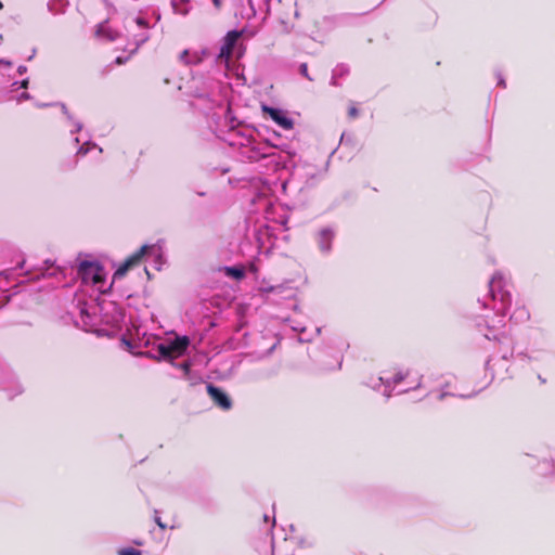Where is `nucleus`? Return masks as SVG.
Returning a JSON list of instances; mask_svg holds the SVG:
<instances>
[{
    "mask_svg": "<svg viewBox=\"0 0 555 555\" xmlns=\"http://www.w3.org/2000/svg\"><path fill=\"white\" fill-rule=\"evenodd\" d=\"M189 345V337L181 336L169 343L159 344L157 346V351L162 358L173 360L181 357L185 352Z\"/></svg>",
    "mask_w": 555,
    "mask_h": 555,
    "instance_id": "1",
    "label": "nucleus"
},
{
    "mask_svg": "<svg viewBox=\"0 0 555 555\" xmlns=\"http://www.w3.org/2000/svg\"><path fill=\"white\" fill-rule=\"evenodd\" d=\"M137 23L142 27H146V22L141 17L137 18Z\"/></svg>",
    "mask_w": 555,
    "mask_h": 555,
    "instance_id": "16",
    "label": "nucleus"
},
{
    "mask_svg": "<svg viewBox=\"0 0 555 555\" xmlns=\"http://www.w3.org/2000/svg\"><path fill=\"white\" fill-rule=\"evenodd\" d=\"M403 379V375L402 374H399L398 376L393 377V382L397 384V383H400L401 380Z\"/></svg>",
    "mask_w": 555,
    "mask_h": 555,
    "instance_id": "17",
    "label": "nucleus"
},
{
    "mask_svg": "<svg viewBox=\"0 0 555 555\" xmlns=\"http://www.w3.org/2000/svg\"><path fill=\"white\" fill-rule=\"evenodd\" d=\"M224 272L228 276L233 278L235 280H242L245 276V271L243 267H225Z\"/></svg>",
    "mask_w": 555,
    "mask_h": 555,
    "instance_id": "8",
    "label": "nucleus"
},
{
    "mask_svg": "<svg viewBox=\"0 0 555 555\" xmlns=\"http://www.w3.org/2000/svg\"><path fill=\"white\" fill-rule=\"evenodd\" d=\"M211 1H212L214 7L217 10H220L222 8V1L221 0H211Z\"/></svg>",
    "mask_w": 555,
    "mask_h": 555,
    "instance_id": "15",
    "label": "nucleus"
},
{
    "mask_svg": "<svg viewBox=\"0 0 555 555\" xmlns=\"http://www.w3.org/2000/svg\"><path fill=\"white\" fill-rule=\"evenodd\" d=\"M262 112L269 115L272 120H274L284 130H291L294 128V121L288 118L281 109L263 105Z\"/></svg>",
    "mask_w": 555,
    "mask_h": 555,
    "instance_id": "5",
    "label": "nucleus"
},
{
    "mask_svg": "<svg viewBox=\"0 0 555 555\" xmlns=\"http://www.w3.org/2000/svg\"><path fill=\"white\" fill-rule=\"evenodd\" d=\"M156 522H157V525H158L162 529H165V528H166V526L160 521V519H159V518H156Z\"/></svg>",
    "mask_w": 555,
    "mask_h": 555,
    "instance_id": "19",
    "label": "nucleus"
},
{
    "mask_svg": "<svg viewBox=\"0 0 555 555\" xmlns=\"http://www.w3.org/2000/svg\"><path fill=\"white\" fill-rule=\"evenodd\" d=\"M128 59H129V57L118 56V57H116L115 63H116L117 65H122V64H125V63L128 61Z\"/></svg>",
    "mask_w": 555,
    "mask_h": 555,
    "instance_id": "14",
    "label": "nucleus"
},
{
    "mask_svg": "<svg viewBox=\"0 0 555 555\" xmlns=\"http://www.w3.org/2000/svg\"><path fill=\"white\" fill-rule=\"evenodd\" d=\"M500 281H498L495 278H493L491 281H490V292L492 293V297L495 298V294H494V286L496 284H499Z\"/></svg>",
    "mask_w": 555,
    "mask_h": 555,
    "instance_id": "13",
    "label": "nucleus"
},
{
    "mask_svg": "<svg viewBox=\"0 0 555 555\" xmlns=\"http://www.w3.org/2000/svg\"><path fill=\"white\" fill-rule=\"evenodd\" d=\"M240 37L241 31L237 30H231L225 35L223 43L220 48V52L218 54V59L220 61L229 62L232 56L234 46L236 44Z\"/></svg>",
    "mask_w": 555,
    "mask_h": 555,
    "instance_id": "4",
    "label": "nucleus"
},
{
    "mask_svg": "<svg viewBox=\"0 0 555 555\" xmlns=\"http://www.w3.org/2000/svg\"><path fill=\"white\" fill-rule=\"evenodd\" d=\"M207 392L216 405L223 410L231 409L232 401L221 388L209 384L207 386Z\"/></svg>",
    "mask_w": 555,
    "mask_h": 555,
    "instance_id": "6",
    "label": "nucleus"
},
{
    "mask_svg": "<svg viewBox=\"0 0 555 555\" xmlns=\"http://www.w3.org/2000/svg\"><path fill=\"white\" fill-rule=\"evenodd\" d=\"M118 555H142V553L139 550L128 547V548L120 550L118 552Z\"/></svg>",
    "mask_w": 555,
    "mask_h": 555,
    "instance_id": "10",
    "label": "nucleus"
},
{
    "mask_svg": "<svg viewBox=\"0 0 555 555\" xmlns=\"http://www.w3.org/2000/svg\"><path fill=\"white\" fill-rule=\"evenodd\" d=\"M28 86V79H24L22 82H21V87L26 89Z\"/></svg>",
    "mask_w": 555,
    "mask_h": 555,
    "instance_id": "18",
    "label": "nucleus"
},
{
    "mask_svg": "<svg viewBox=\"0 0 555 555\" xmlns=\"http://www.w3.org/2000/svg\"><path fill=\"white\" fill-rule=\"evenodd\" d=\"M147 249L149 246L143 245L139 250L130 255L115 271L114 279H122L131 268L137 267Z\"/></svg>",
    "mask_w": 555,
    "mask_h": 555,
    "instance_id": "2",
    "label": "nucleus"
},
{
    "mask_svg": "<svg viewBox=\"0 0 555 555\" xmlns=\"http://www.w3.org/2000/svg\"><path fill=\"white\" fill-rule=\"evenodd\" d=\"M359 116V109L356 107L354 104H351L348 108V117L350 119H356Z\"/></svg>",
    "mask_w": 555,
    "mask_h": 555,
    "instance_id": "11",
    "label": "nucleus"
},
{
    "mask_svg": "<svg viewBox=\"0 0 555 555\" xmlns=\"http://www.w3.org/2000/svg\"><path fill=\"white\" fill-rule=\"evenodd\" d=\"M179 60L186 65L196 64L199 62L198 56L196 54L190 55L189 50L182 51L179 55Z\"/></svg>",
    "mask_w": 555,
    "mask_h": 555,
    "instance_id": "9",
    "label": "nucleus"
},
{
    "mask_svg": "<svg viewBox=\"0 0 555 555\" xmlns=\"http://www.w3.org/2000/svg\"><path fill=\"white\" fill-rule=\"evenodd\" d=\"M78 273L82 280H92L94 284L101 283L103 278L101 275V267L91 261H81L78 267Z\"/></svg>",
    "mask_w": 555,
    "mask_h": 555,
    "instance_id": "3",
    "label": "nucleus"
},
{
    "mask_svg": "<svg viewBox=\"0 0 555 555\" xmlns=\"http://www.w3.org/2000/svg\"><path fill=\"white\" fill-rule=\"evenodd\" d=\"M299 73H300L305 78H307L308 80H312V78L310 77L309 72H308V64H307V63H302V64L299 66Z\"/></svg>",
    "mask_w": 555,
    "mask_h": 555,
    "instance_id": "12",
    "label": "nucleus"
},
{
    "mask_svg": "<svg viewBox=\"0 0 555 555\" xmlns=\"http://www.w3.org/2000/svg\"><path fill=\"white\" fill-rule=\"evenodd\" d=\"M275 289V287L271 286L270 288H268L267 291L268 292H273Z\"/></svg>",
    "mask_w": 555,
    "mask_h": 555,
    "instance_id": "20",
    "label": "nucleus"
},
{
    "mask_svg": "<svg viewBox=\"0 0 555 555\" xmlns=\"http://www.w3.org/2000/svg\"><path fill=\"white\" fill-rule=\"evenodd\" d=\"M334 233L328 229H323L318 234V244L323 253H328L332 248Z\"/></svg>",
    "mask_w": 555,
    "mask_h": 555,
    "instance_id": "7",
    "label": "nucleus"
}]
</instances>
